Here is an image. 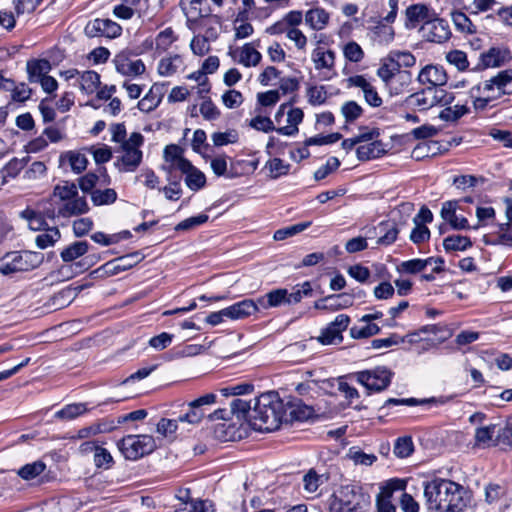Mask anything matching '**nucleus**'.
<instances>
[{
	"label": "nucleus",
	"mask_w": 512,
	"mask_h": 512,
	"mask_svg": "<svg viewBox=\"0 0 512 512\" xmlns=\"http://www.w3.org/2000/svg\"><path fill=\"white\" fill-rule=\"evenodd\" d=\"M446 399L444 397L436 398H425V399H417V398H388L384 404L379 408V411H383L385 408L390 406H418V405H426V404H445Z\"/></svg>",
	"instance_id": "nucleus-26"
},
{
	"label": "nucleus",
	"mask_w": 512,
	"mask_h": 512,
	"mask_svg": "<svg viewBox=\"0 0 512 512\" xmlns=\"http://www.w3.org/2000/svg\"><path fill=\"white\" fill-rule=\"evenodd\" d=\"M490 82L495 84L496 88L499 90V94L496 96L497 98L505 94H510V92L505 91L504 88L508 83L512 82V69L498 72L497 75L490 79Z\"/></svg>",
	"instance_id": "nucleus-53"
},
{
	"label": "nucleus",
	"mask_w": 512,
	"mask_h": 512,
	"mask_svg": "<svg viewBox=\"0 0 512 512\" xmlns=\"http://www.w3.org/2000/svg\"><path fill=\"white\" fill-rule=\"evenodd\" d=\"M287 289L277 288L269 291L263 296L257 298V307L260 309L268 310L270 308H278L287 305Z\"/></svg>",
	"instance_id": "nucleus-21"
},
{
	"label": "nucleus",
	"mask_w": 512,
	"mask_h": 512,
	"mask_svg": "<svg viewBox=\"0 0 512 512\" xmlns=\"http://www.w3.org/2000/svg\"><path fill=\"white\" fill-rule=\"evenodd\" d=\"M497 425L491 424L485 427H478L475 431V444L480 446L488 444L492 441L494 435H496Z\"/></svg>",
	"instance_id": "nucleus-54"
},
{
	"label": "nucleus",
	"mask_w": 512,
	"mask_h": 512,
	"mask_svg": "<svg viewBox=\"0 0 512 512\" xmlns=\"http://www.w3.org/2000/svg\"><path fill=\"white\" fill-rule=\"evenodd\" d=\"M451 17L458 31L471 35L477 33L476 26L464 12L453 11L451 12Z\"/></svg>",
	"instance_id": "nucleus-40"
},
{
	"label": "nucleus",
	"mask_w": 512,
	"mask_h": 512,
	"mask_svg": "<svg viewBox=\"0 0 512 512\" xmlns=\"http://www.w3.org/2000/svg\"><path fill=\"white\" fill-rule=\"evenodd\" d=\"M178 37L175 35L171 27H167L163 31L159 32L156 36L155 43L156 49L159 51H166Z\"/></svg>",
	"instance_id": "nucleus-50"
},
{
	"label": "nucleus",
	"mask_w": 512,
	"mask_h": 512,
	"mask_svg": "<svg viewBox=\"0 0 512 512\" xmlns=\"http://www.w3.org/2000/svg\"><path fill=\"white\" fill-rule=\"evenodd\" d=\"M351 377L366 388L367 395H371L385 391L392 382L394 372L386 366H376L351 373Z\"/></svg>",
	"instance_id": "nucleus-3"
},
{
	"label": "nucleus",
	"mask_w": 512,
	"mask_h": 512,
	"mask_svg": "<svg viewBox=\"0 0 512 512\" xmlns=\"http://www.w3.org/2000/svg\"><path fill=\"white\" fill-rule=\"evenodd\" d=\"M129 61V54L121 51L114 58L116 71L124 76H138L145 72L146 67L142 60L138 59L131 63Z\"/></svg>",
	"instance_id": "nucleus-17"
},
{
	"label": "nucleus",
	"mask_w": 512,
	"mask_h": 512,
	"mask_svg": "<svg viewBox=\"0 0 512 512\" xmlns=\"http://www.w3.org/2000/svg\"><path fill=\"white\" fill-rule=\"evenodd\" d=\"M430 31L427 40L435 43H442L450 39L451 31L446 20L437 18L436 16L429 23Z\"/></svg>",
	"instance_id": "nucleus-24"
},
{
	"label": "nucleus",
	"mask_w": 512,
	"mask_h": 512,
	"mask_svg": "<svg viewBox=\"0 0 512 512\" xmlns=\"http://www.w3.org/2000/svg\"><path fill=\"white\" fill-rule=\"evenodd\" d=\"M262 55L259 51L251 47L249 43H246L241 52L240 63L245 67L256 66L261 62Z\"/></svg>",
	"instance_id": "nucleus-47"
},
{
	"label": "nucleus",
	"mask_w": 512,
	"mask_h": 512,
	"mask_svg": "<svg viewBox=\"0 0 512 512\" xmlns=\"http://www.w3.org/2000/svg\"><path fill=\"white\" fill-rule=\"evenodd\" d=\"M161 168L166 172V180L169 185L161 188L160 190L168 200L176 201L182 194L181 176L176 174L174 165H163Z\"/></svg>",
	"instance_id": "nucleus-19"
},
{
	"label": "nucleus",
	"mask_w": 512,
	"mask_h": 512,
	"mask_svg": "<svg viewBox=\"0 0 512 512\" xmlns=\"http://www.w3.org/2000/svg\"><path fill=\"white\" fill-rule=\"evenodd\" d=\"M446 60L457 67L459 71H465L469 67L467 54L461 50H452L446 54Z\"/></svg>",
	"instance_id": "nucleus-57"
},
{
	"label": "nucleus",
	"mask_w": 512,
	"mask_h": 512,
	"mask_svg": "<svg viewBox=\"0 0 512 512\" xmlns=\"http://www.w3.org/2000/svg\"><path fill=\"white\" fill-rule=\"evenodd\" d=\"M420 84H429L428 87H441L447 84L448 75L441 65L429 64L423 67L417 77Z\"/></svg>",
	"instance_id": "nucleus-13"
},
{
	"label": "nucleus",
	"mask_w": 512,
	"mask_h": 512,
	"mask_svg": "<svg viewBox=\"0 0 512 512\" xmlns=\"http://www.w3.org/2000/svg\"><path fill=\"white\" fill-rule=\"evenodd\" d=\"M100 84V75L94 70L85 71L81 75V89L87 94L94 93Z\"/></svg>",
	"instance_id": "nucleus-45"
},
{
	"label": "nucleus",
	"mask_w": 512,
	"mask_h": 512,
	"mask_svg": "<svg viewBox=\"0 0 512 512\" xmlns=\"http://www.w3.org/2000/svg\"><path fill=\"white\" fill-rule=\"evenodd\" d=\"M214 437L221 442H227L241 438V434L234 425L226 421L215 426Z\"/></svg>",
	"instance_id": "nucleus-33"
},
{
	"label": "nucleus",
	"mask_w": 512,
	"mask_h": 512,
	"mask_svg": "<svg viewBox=\"0 0 512 512\" xmlns=\"http://www.w3.org/2000/svg\"><path fill=\"white\" fill-rule=\"evenodd\" d=\"M511 59L509 49L491 47L488 51L480 54L478 64L472 68L474 72H481L490 67H500Z\"/></svg>",
	"instance_id": "nucleus-8"
},
{
	"label": "nucleus",
	"mask_w": 512,
	"mask_h": 512,
	"mask_svg": "<svg viewBox=\"0 0 512 512\" xmlns=\"http://www.w3.org/2000/svg\"><path fill=\"white\" fill-rule=\"evenodd\" d=\"M436 13L430 11L426 4L417 3L408 6L405 10V28L406 29H414L417 27L418 23L423 21L424 26L422 27L424 30L426 26L429 25L430 22L434 19Z\"/></svg>",
	"instance_id": "nucleus-9"
},
{
	"label": "nucleus",
	"mask_w": 512,
	"mask_h": 512,
	"mask_svg": "<svg viewBox=\"0 0 512 512\" xmlns=\"http://www.w3.org/2000/svg\"><path fill=\"white\" fill-rule=\"evenodd\" d=\"M216 399L215 393H207L194 399L188 403V410L178 417L179 421L198 424L207 415V407L213 405Z\"/></svg>",
	"instance_id": "nucleus-5"
},
{
	"label": "nucleus",
	"mask_w": 512,
	"mask_h": 512,
	"mask_svg": "<svg viewBox=\"0 0 512 512\" xmlns=\"http://www.w3.org/2000/svg\"><path fill=\"white\" fill-rule=\"evenodd\" d=\"M214 146L221 147L228 144L237 143L239 134L235 129H229L226 132H215L211 136Z\"/></svg>",
	"instance_id": "nucleus-48"
},
{
	"label": "nucleus",
	"mask_w": 512,
	"mask_h": 512,
	"mask_svg": "<svg viewBox=\"0 0 512 512\" xmlns=\"http://www.w3.org/2000/svg\"><path fill=\"white\" fill-rule=\"evenodd\" d=\"M184 150L176 144H169L164 148L163 157L166 162H171L170 165L175 166V170H178V165L181 159H186L183 157Z\"/></svg>",
	"instance_id": "nucleus-52"
},
{
	"label": "nucleus",
	"mask_w": 512,
	"mask_h": 512,
	"mask_svg": "<svg viewBox=\"0 0 512 512\" xmlns=\"http://www.w3.org/2000/svg\"><path fill=\"white\" fill-rule=\"evenodd\" d=\"M433 87H425L420 91L410 94L406 99L405 103L407 105L418 107L420 110H428L433 107L431 105V100L429 101L424 95L427 92H432Z\"/></svg>",
	"instance_id": "nucleus-38"
},
{
	"label": "nucleus",
	"mask_w": 512,
	"mask_h": 512,
	"mask_svg": "<svg viewBox=\"0 0 512 512\" xmlns=\"http://www.w3.org/2000/svg\"><path fill=\"white\" fill-rule=\"evenodd\" d=\"M121 148L124 152L120 158L114 163L119 171L133 172L142 162L143 153L140 149H132L130 143H122Z\"/></svg>",
	"instance_id": "nucleus-14"
},
{
	"label": "nucleus",
	"mask_w": 512,
	"mask_h": 512,
	"mask_svg": "<svg viewBox=\"0 0 512 512\" xmlns=\"http://www.w3.org/2000/svg\"><path fill=\"white\" fill-rule=\"evenodd\" d=\"M163 95V85L153 84L148 93L138 102V109L145 113L154 111L161 103Z\"/></svg>",
	"instance_id": "nucleus-22"
},
{
	"label": "nucleus",
	"mask_w": 512,
	"mask_h": 512,
	"mask_svg": "<svg viewBox=\"0 0 512 512\" xmlns=\"http://www.w3.org/2000/svg\"><path fill=\"white\" fill-rule=\"evenodd\" d=\"M413 222L415 227L410 233V240L416 245L428 241L431 235L429 228L426 225H421V223H418L417 219L413 220Z\"/></svg>",
	"instance_id": "nucleus-63"
},
{
	"label": "nucleus",
	"mask_w": 512,
	"mask_h": 512,
	"mask_svg": "<svg viewBox=\"0 0 512 512\" xmlns=\"http://www.w3.org/2000/svg\"><path fill=\"white\" fill-rule=\"evenodd\" d=\"M355 295L351 293H339L328 295L329 311H338L349 308L354 304Z\"/></svg>",
	"instance_id": "nucleus-37"
},
{
	"label": "nucleus",
	"mask_w": 512,
	"mask_h": 512,
	"mask_svg": "<svg viewBox=\"0 0 512 512\" xmlns=\"http://www.w3.org/2000/svg\"><path fill=\"white\" fill-rule=\"evenodd\" d=\"M90 248V244L87 241H75L69 246L64 248L61 253V259L65 263L73 262L76 259L83 257Z\"/></svg>",
	"instance_id": "nucleus-28"
},
{
	"label": "nucleus",
	"mask_w": 512,
	"mask_h": 512,
	"mask_svg": "<svg viewBox=\"0 0 512 512\" xmlns=\"http://www.w3.org/2000/svg\"><path fill=\"white\" fill-rule=\"evenodd\" d=\"M432 262H436V266L433 268V273H442L445 271V260L440 256L428 257L426 259L415 258L404 261L400 264L398 271L407 274H417L422 272L428 265L432 264Z\"/></svg>",
	"instance_id": "nucleus-12"
},
{
	"label": "nucleus",
	"mask_w": 512,
	"mask_h": 512,
	"mask_svg": "<svg viewBox=\"0 0 512 512\" xmlns=\"http://www.w3.org/2000/svg\"><path fill=\"white\" fill-rule=\"evenodd\" d=\"M285 402L277 391H268L254 398L251 427L255 431L278 430L286 420Z\"/></svg>",
	"instance_id": "nucleus-2"
},
{
	"label": "nucleus",
	"mask_w": 512,
	"mask_h": 512,
	"mask_svg": "<svg viewBox=\"0 0 512 512\" xmlns=\"http://www.w3.org/2000/svg\"><path fill=\"white\" fill-rule=\"evenodd\" d=\"M340 164L341 163L337 157L328 158L326 164L314 172V179L316 181L325 179L329 174L336 171L340 167Z\"/></svg>",
	"instance_id": "nucleus-62"
},
{
	"label": "nucleus",
	"mask_w": 512,
	"mask_h": 512,
	"mask_svg": "<svg viewBox=\"0 0 512 512\" xmlns=\"http://www.w3.org/2000/svg\"><path fill=\"white\" fill-rule=\"evenodd\" d=\"M286 420L285 424L293 423L294 421H306L313 417L314 409L312 406L306 405L299 398L289 396L285 402Z\"/></svg>",
	"instance_id": "nucleus-10"
},
{
	"label": "nucleus",
	"mask_w": 512,
	"mask_h": 512,
	"mask_svg": "<svg viewBox=\"0 0 512 512\" xmlns=\"http://www.w3.org/2000/svg\"><path fill=\"white\" fill-rule=\"evenodd\" d=\"M178 170L185 175L184 181L190 190L196 192L205 187V174L195 167L190 160L181 159L178 165Z\"/></svg>",
	"instance_id": "nucleus-11"
},
{
	"label": "nucleus",
	"mask_w": 512,
	"mask_h": 512,
	"mask_svg": "<svg viewBox=\"0 0 512 512\" xmlns=\"http://www.w3.org/2000/svg\"><path fill=\"white\" fill-rule=\"evenodd\" d=\"M373 230L375 234L380 235L377 239V244L380 246L392 245L397 240L400 232L398 223L394 219L381 221Z\"/></svg>",
	"instance_id": "nucleus-18"
},
{
	"label": "nucleus",
	"mask_w": 512,
	"mask_h": 512,
	"mask_svg": "<svg viewBox=\"0 0 512 512\" xmlns=\"http://www.w3.org/2000/svg\"><path fill=\"white\" fill-rule=\"evenodd\" d=\"M310 225H311V222L307 221V222L297 223V224H294V225H291V226H288V227H285L282 229H278L275 231L273 238L276 241H281V240L287 239L288 237L294 236V235L304 231Z\"/></svg>",
	"instance_id": "nucleus-49"
},
{
	"label": "nucleus",
	"mask_w": 512,
	"mask_h": 512,
	"mask_svg": "<svg viewBox=\"0 0 512 512\" xmlns=\"http://www.w3.org/2000/svg\"><path fill=\"white\" fill-rule=\"evenodd\" d=\"M344 56L351 62H360L364 58L361 46L355 41L348 42L343 49Z\"/></svg>",
	"instance_id": "nucleus-64"
},
{
	"label": "nucleus",
	"mask_w": 512,
	"mask_h": 512,
	"mask_svg": "<svg viewBox=\"0 0 512 512\" xmlns=\"http://www.w3.org/2000/svg\"><path fill=\"white\" fill-rule=\"evenodd\" d=\"M363 108L354 100L346 101L341 106V113L346 123H353L363 114Z\"/></svg>",
	"instance_id": "nucleus-46"
},
{
	"label": "nucleus",
	"mask_w": 512,
	"mask_h": 512,
	"mask_svg": "<svg viewBox=\"0 0 512 512\" xmlns=\"http://www.w3.org/2000/svg\"><path fill=\"white\" fill-rule=\"evenodd\" d=\"M407 482H387L386 486L381 488V491L376 498V512H395L396 507L392 504L391 498L395 490H404Z\"/></svg>",
	"instance_id": "nucleus-15"
},
{
	"label": "nucleus",
	"mask_w": 512,
	"mask_h": 512,
	"mask_svg": "<svg viewBox=\"0 0 512 512\" xmlns=\"http://www.w3.org/2000/svg\"><path fill=\"white\" fill-rule=\"evenodd\" d=\"M12 259L19 272H28L38 268L44 261V255L41 252L22 250L9 251L3 256V260Z\"/></svg>",
	"instance_id": "nucleus-7"
},
{
	"label": "nucleus",
	"mask_w": 512,
	"mask_h": 512,
	"mask_svg": "<svg viewBox=\"0 0 512 512\" xmlns=\"http://www.w3.org/2000/svg\"><path fill=\"white\" fill-rule=\"evenodd\" d=\"M386 153L385 145L380 140H374L366 145H360L356 149L357 159L361 162L380 158Z\"/></svg>",
	"instance_id": "nucleus-23"
},
{
	"label": "nucleus",
	"mask_w": 512,
	"mask_h": 512,
	"mask_svg": "<svg viewBox=\"0 0 512 512\" xmlns=\"http://www.w3.org/2000/svg\"><path fill=\"white\" fill-rule=\"evenodd\" d=\"M322 345H332L341 343L343 335L339 333V330L332 328L327 325L321 332V335L317 338Z\"/></svg>",
	"instance_id": "nucleus-60"
},
{
	"label": "nucleus",
	"mask_w": 512,
	"mask_h": 512,
	"mask_svg": "<svg viewBox=\"0 0 512 512\" xmlns=\"http://www.w3.org/2000/svg\"><path fill=\"white\" fill-rule=\"evenodd\" d=\"M265 168L269 170V177L271 179H278L289 173L291 165L289 163H285L281 158L275 157L266 162Z\"/></svg>",
	"instance_id": "nucleus-41"
},
{
	"label": "nucleus",
	"mask_w": 512,
	"mask_h": 512,
	"mask_svg": "<svg viewBox=\"0 0 512 512\" xmlns=\"http://www.w3.org/2000/svg\"><path fill=\"white\" fill-rule=\"evenodd\" d=\"M412 82V74L410 71L404 70L394 76L393 80L388 84L391 95H399L403 93Z\"/></svg>",
	"instance_id": "nucleus-36"
},
{
	"label": "nucleus",
	"mask_w": 512,
	"mask_h": 512,
	"mask_svg": "<svg viewBox=\"0 0 512 512\" xmlns=\"http://www.w3.org/2000/svg\"><path fill=\"white\" fill-rule=\"evenodd\" d=\"M312 58L317 70L324 68L331 69L334 66L335 52L332 50L322 51L317 48L313 51Z\"/></svg>",
	"instance_id": "nucleus-39"
},
{
	"label": "nucleus",
	"mask_w": 512,
	"mask_h": 512,
	"mask_svg": "<svg viewBox=\"0 0 512 512\" xmlns=\"http://www.w3.org/2000/svg\"><path fill=\"white\" fill-rule=\"evenodd\" d=\"M413 451L414 443L411 436H402L395 440L393 452L398 458H407Z\"/></svg>",
	"instance_id": "nucleus-43"
},
{
	"label": "nucleus",
	"mask_w": 512,
	"mask_h": 512,
	"mask_svg": "<svg viewBox=\"0 0 512 512\" xmlns=\"http://www.w3.org/2000/svg\"><path fill=\"white\" fill-rule=\"evenodd\" d=\"M89 210L90 208L86 198L84 196L79 197L77 195L75 198H72L59 208L58 214L62 217H70L86 214Z\"/></svg>",
	"instance_id": "nucleus-27"
},
{
	"label": "nucleus",
	"mask_w": 512,
	"mask_h": 512,
	"mask_svg": "<svg viewBox=\"0 0 512 512\" xmlns=\"http://www.w3.org/2000/svg\"><path fill=\"white\" fill-rule=\"evenodd\" d=\"M91 200L94 206L113 204L117 200V193L112 188L95 189L91 192Z\"/></svg>",
	"instance_id": "nucleus-42"
},
{
	"label": "nucleus",
	"mask_w": 512,
	"mask_h": 512,
	"mask_svg": "<svg viewBox=\"0 0 512 512\" xmlns=\"http://www.w3.org/2000/svg\"><path fill=\"white\" fill-rule=\"evenodd\" d=\"M424 496L428 509L438 512H462L472 499L471 491L458 482H426Z\"/></svg>",
	"instance_id": "nucleus-1"
},
{
	"label": "nucleus",
	"mask_w": 512,
	"mask_h": 512,
	"mask_svg": "<svg viewBox=\"0 0 512 512\" xmlns=\"http://www.w3.org/2000/svg\"><path fill=\"white\" fill-rule=\"evenodd\" d=\"M229 413L235 416L239 421L248 422L251 426L250 419L253 416L251 401L248 402L239 398L232 400Z\"/></svg>",
	"instance_id": "nucleus-29"
},
{
	"label": "nucleus",
	"mask_w": 512,
	"mask_h": 512,
	"mask_svg": "<svg viewBox=\"0 0 512 512\" xmlns=\"http://www.w3.org/2000/svg\"><path fill=\"white\" fill-rule=\"evenodd\" d=\"M67 160L70 164L72 171L75 174H80L86 170L88 165V159L84 154L76 151H67L60 155V163Z\"/></svg>",
	"instance_id": "nucleus-31"
},
{
	"label": "nucleus",
	"mask_w": 512,
	"mask_h": 512,
	"mask_svg": "<svg viewBox=\"0 0 512 512\" xmlns=\"http://www.w3.org/2000/svg\"><path fill=\"white\" fill-rule=\"evenodd\" d=\"M209 217L207 214L201 213L196 216H192L184 219L175 226V231H189L192 230L208 221Z\"/></svg>",
	"instance_id": "nucleus-55"
},
{
	"label": "nucleus",
	"mask_w": 512,
	"mask_h": 512,
	"mask_svg": "<svg viewBox=\"0 0 512 512\" xmlns=\"http://www.w3.org/2000/svg\"><path fill=\"white\" fill-rule=\"evenodd\" d=\"M333 496L346 506L352 505L357 498L356 487L347 484L342 486L338 492H334Z\"/></svg>",
	"instance_id": "nucleus-58"
},
{
	"label": "nucleus",
	"mask_w": 512,
	"mask_h": 512,
	"mask_svg": "<svg viewBox=\"0 0 512 512\" xmlns=\"http://www.w3.org/2000/svg\"><path fill=\"white\" fill-rule=\"evenodd\" d=\"M26 166V162L16 157L12 158L2 169L3 181L2 184L6 183V177L15 178L19 175L21 170Z\"/></svg>",
	"instance_id": "nucleus-59"
},
{
	"label": "nucleus",
	"mask_w": 512,
	"mask_h": 512,
	"mask_svg": "<svg viewBox=\"0 0 512 512\" xmlns=\"http://www.w3.org/2000/svg\"><path fill=\"white\" fill-rule=\"evenodd\" d=\"M117 447L125 459L135 461L153 453L157 445L154 437L151 435L130 434L118 440Z\"/></svg>",
	"instance_id": "nucleus-4"
},
{
	"label": "nucleus",
	"mask_w": 512,
	"mask_h": 512,
	"mask_svg": "<svg viewBox=\"0 0 512 512\" xmlns=\"http://www.w3.org/2000/svg\"><path fill=\"white\" fill-rule=\"evenodd\" d=\"M342 139V134L339 132H334L328 135H315L313 137H309L304 141L305 146H321V145H329L333 144Z\"/></svg>",
	"instance_id": "nucleus-56"
},
{
	"label": "nucleus",
	"mask_w": 512,
	"mask_h": 512,
	"mask_svg": "<svg viewBox=\"0 0 512 512\" xmlns=\"http://www.w3.org/2000/svg\"><path fill=\"white\" fill-rule=\"evenodd\" d=\"M53 195L59 197L62 201H69L78 195V187L75 183L63 181V184H57L53 189Z\"/></svg>",
	"instance_id": "nucleus-44"
},
{
	"label": "nucleus",
	"mask_w": 512,
	"mask_h": 512,
	"mask_svg": "<svg viewBox=\"0 0 512 512\" xmlns=\"http://www.w3.org/2000/svg\"><path fill=\"white\" fill-rule=\"evenodd\" d=\"M381 328L375 323H367L363 327L353 326L350 328V336L353 339H364L379 334Z\"/></svg>",
	"instance_id": "nucleus-51"
},
{
	"label": "nucleus",
	"mask_w": 512,
	"mask_h": 512,
	"mask_svg": "<svg viewBox=\"0 0 512 512\" xmlns=\"http://www.w3.org/2000/svg\"><path fill=\"white\" fill-rule=\"evenodd\" d=\"M46 469V464L42 460L27 463L16 471V475L22 480H32L41 475Z\"/></svg>",
	"instance_id": "nucleus-35"
},
{
	"label": "nucleus",
	"mask_w": 512,
	"mask_h": 512,
	"mask_svg": "<svg viewBox=\"0 0 512 512\" xmlns=\"http://www.w3.org/2000/svg\"><path fill=\"white\" fill-rule=\"evenodd\" d=\"M90 409L86 403H72L65 405L55 413V418L61 420H73L88 412Z\"/></svg>",
	"instance_id": "nucleus-32"
},
{
	"label": "nucleus",
	"mask_w": 512,
	"mask_h": 512,
	"mask_svg": "<svg viewBox=\"0 0 512 512\" xmlns=\"http://www.w3.org/2000/svg\"><path fill=\"white\" fill-rule=\"evenodd\" d=\"M505 227L507 228L506 232H502L496 239H490L488 236L483 237V242L486 245H505L512 247V225L507 222L505 223Z\"/></svg>",
	"instance_id": "nucleus-61"
},
{
	"label": "nucleus",
	"mask_w": 512,
	"mask_h": 512,
	"mask_svg": "<svg viewBox=\"0 0 512 512\" xmlns=\"http://www.w3.org/2000/svg\"><path fill=\"white\" fill-rule=\"evenodd\" d=\"M51 63L47 59H30L26 63L28 80L30 83H38L40 79L51 70Z\"/></svg>",
	"instance_id": "nucleus-25"
},
{
	"label": "nucleus",
	"mask_w": 512,
	"mask_h": 512,
	"mask_svg": "<svg viewBox=\"0 0 512 512\" xmlns=\"http://www.w3.org/2000/svg\"><path fill=\"white\" fill-rule=\"evenodd\" d=\"M472 245L473 243L468 236L450 235L443 240V247L446 252L465 251Z\"/></svg>",
	"instance_id": "nucleus-34"
},
{
	"label": "nucleus",
	"mask_w": 512,
	"mask_h": 512,
	"mask_svg": "<svg viewBox=\"0 0 512 512\" xmlns=\"http://www.w3.org/2000/svg\"><path fill=\"white\" fill-rule=\"evenodd\" d=\"M329 13L320 7L310 9L306 12L305 21L314 30L323 29L329 22Z\"/></svg>",
	"instance_id": "nucleus-30"
},
{
	"label": "nucleus",
	"mask_w": 512,
	"mask_h": 512,
	"mask_svg": "<svg viewBox=\"0 0 512 512\" xmlns=\"http://www.w3.org/2000/svg\"><path fill=\"white\" fill-rule=\"evenodd\" d=\"M143 259L144 255L140 251H134L106 262L96 269L94 273L101 271L106 276H114L133 268Z\"/></svg>",
	"instance_id": "nucleus-6"
},
{
	"label": "nucleus",
	"mask_w": 512,
	"mask_h": 512,
	"mask_svg": "<svg viewBox=\"0 0 512 512\" xmlns=\"http://www.w3.org/2000/svg\"><path fill=\"white\" fill-rule=\"evenodd\" d=\"M226 318L231 320L244 319L259 311L257 303L253 299H244L226 307Z\"/></svg>",
	"instance_id": "nucleus-20"
},
{
	"label": "nucleus",
	"mask_w": 512,
	"mask_h": 512,
	"mask_svg": "<svg viewBox=\"0 0 512 512\" xmlns=\"http://www.w3.org/2000/svg\"><path fill=\"white\" fill-rule=\"evenodd\" d=\"M458 206L457 200H450L443 203L440 215L444 221L448 222L454 230H469L470 225L467 218L456 214Z\"/></svg>",
	"instance_id": "nucleus-16"
}]
</instances>
